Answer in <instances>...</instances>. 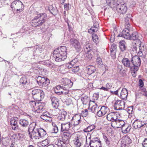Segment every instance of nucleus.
I'll list each match as a JSON object with an SVG mask.
<instances>
[{
  "mask_svg": "<svg viewBox=\"0 0 147 147\" xmlns=\"http://www.w3.org/2000/svg\"><path fill=\"white\" fill-rule=\"evenodd\" d=\"M121 62L125 67L130 69L131 71L133 72V67L131 58L129 59L127 58H123L121 61Z\"/></svg>",
  "mask_w": 147,
  "mask_h": 147,
  "instance_id": "7",
  "label": "nucleus"
},
{
  "mask_svg": "<svg viewBox=\"0 0 147 147\" xmlns=\"http://www.w3.org/2000/svg\"><path fill=\"white\" fill-rule=\"evenodd\" d=\"M74 144L76 147H80L81 145L82 139L79 137H77L74 139Z\"/></svg>",
  "mask_w": 147,
  "mask_h": 147,
  "instance_id": "35",
  "label": "nucleus"
},
{
  "mask_svg": "<svg viewBox=\"0 0 147 147\" xmlns=\"http://www.w3.org/2000/svg\"><path fill=\"white\" fill-rule=\"evenodd\" d=\"M108 121H111V126L113 127V125H114L115 123L117 124V123H119L121 122H123V124L122 125H123L124 124V121L123 120L118 119L117 117H113L111 119V120Z\"/></svg>",
  "mask_w": 147,
  "mask_h": 147,
  "instance_id": "25",
  "label": "nucleus"
},
{
  "mask_svg": "<svg viewBox=\"0 0 147 147\" xmlns=\"http://www.w3.org/2000/svg\"><path fill=\"white\" fill-rule=\"evenodd\" d=\"M16 136L17 137V138L18 140H20L23 136V135L22 134L20 133H18L16 135Z\"/></svg>",
  "mask_w": 147,
  "mask_h": 147,
  "instance_id": "63",
  "label": "nucleus"
},
{
  "mask_svg": "<svg viewBox=\"0 0 147 147\" xmlns=\"http://www.w3.org/2000/svg\"><path fill=\"white\" fill-rule=\"evenodd\" d=\"M92 39L94 42L96 44L98 42L99 38L97 34H93L92 35Z\"/></svg>",
  "mask_w": 147,
  "mask_h": 147,
  "instance_id": "46",
  "label": "nucleus"
},
{
  "mask_svg": "<svg viewBox=\"0 0 147 147\" xmlns=\"http://www.w3.org/2000/svg\"><path fill=\"white\" fill-rule=\"evenodd\" d=\"M78 60L77 58H75L70 62L67 63L65 64V67L68 69L72 68L75 63L78 61Z\"/></svg>",
  "mask_w": 147,
  "mask_h": 147,
  "instance_id": "26",
  "label": "nucleus"
},
{
  "mask_svg": "<svg viewBox=\"0 0 147 147\" xmlns=\"http://www.w3.org/2000/svg\"><path fill=\"white\" fill-rule=\"evenodd\" d=\"M102 113V112L101 110H100H100L99 111L98 110V112L97 113L96 115L98 117H101L102 116H104Z\"/></svg>",
  "mask_w": 147,
  "mask_h": 147,
  "instance_id": "60",
  "label": "nucleus"
},
{
  "mask_svg": "<svg viewBox=\"0 0 147 147\" xmlns=\"http://www.w3.org/2000/svg\"><path fill=\"white\" fill-rule=\"evenodd\" d=\"M63 90H61L60 92L61 95H67L68 96L70 95V93L71 92V90H69V89H62Z\"/></svg>",
  "mask_w": 147,
  "mask_h": 147,
  "instance_id": "39",
  "label": "nucleus"
},
{
  "mask_svg": "<svg viewBox=\"0 0 147 147\" xmlns=\"http://www.w3.org/2000/svg\"><path fill=\"white\" fill-rule=\"evenodd\" d=\"M18 119L16 117H12L11 119L10 125L12 129L14 130H18L19 125L18 124Z\"/></svg>",
  "mask_w": 147,
  "mask_h": 147,
  "instance_id": "13",
  "label": "nucleus"
},
{
  "mask_svg": "<svg viewBox=\"0 0 147 147\" xmlns=\"http://www.w3.org/2000/svg\"><path fill=\"white\" fill-rule=\"evenodd\" d=\"M11 8L13 10H16L17 13H20L24 9V5L23 3L19 0H15L11 4Z\"/></svg>",
  "mask_w": 147,
  "mask_h": 147,
  "instance_id": "4",
  "label": "nucleus"
},
{
  "mask_svg": "<svg viewBox=\"0 0 147 147\" xmlns=\"http://www.w3.org/2000/svg\"><path fill=\"white\" fill-rule=\"evenodd\" d=\"M53 56L56 61H64L67 57L66 47L63 46L56 49L53 51Z\"/></svg>",
  "mask_w": 147,
  "mask_h": 147,
  "instance_id": "2",
  "label": "nucleus"
},
{
  "mask_svg": "<svg viewBox=\"0 0 147 147\" xmlns=\"http://www.w3.org/2000/svg\"><path fill=\"white\" fill-rule=\"evenodd\" d=\"M71 68V71L74 73L78 72L79 70V67L78 66H73Z\"/></svg>",
  "mask_w": 147,
  "mask_h": 147,
  "instance_id": "53",
  "label": "nucleus"
},
{
  "mask_svg": "<svg viewBox=\"0 0 147 147\" xmlns=\"http://www.w3.org/2000/svg\"><path fill=\"white\" fill-rule=\"evenodd\" d=\"M125 108V102L121 100L116 101L114 105V108L117 110L123 109Z\"/></svg>",
  "mask_w": 147,
  "mask_h": 147,
  "instance_id": "10",
  "label": "nucleus"
},
{
  "mask_svg": "<svg viewBox=\"0 0 147 147\" xmlns=\"http://www.w3.org/2000/svg\"><path fill=\"white\" fill-rule=\"evenodd\" d=\"M88 114V111L87 109H85L84 111H82L81 114L83 117H86Z\"/></svg>",
  "mask_w": 147,
  "mask_h": 147,
  "instance_id": "55",
  "label": "nucleus"
},
{
  "mask_svg": "<svg viewBox=\"0 0 147 147\" xmlns=\"http://www.w3.org/2000/svg\"><path fill=\"white\" fill-rule=\"evenodd\" d=\"M129 39L136 40L138 43L141 42V41L139 39V36L138 33L136 32H134L131 34H130V38Z\"/></svg>",
  "mask_w": 147,
  "mask_h": 147,
  "instance_id": "19",
  "label": "nucleus"
},
{
  "mask_svg": "<svg viewBox=\"0 0 147 147\" xmlns=\"http://www.w3.org/2000/svg\"><path fill=\"white\" fill-rule=\"evenodd\" d=\"M144 85V82L141 79H140L139 81V86L140 87L142 88Z\"/></svg>",
  "mask_w": 147,
  "mask_h": 147,
  "instance_id": "61",
  "label": "nucleus"
},
{
  "mask_svg": "<svg viewBox=\"0 0 147 147\" xmlns=\"http://www.w3.org/2000/svg\"><path fill=\"white\" fill-rule=\"evenodd\" d=\"M81 100L83 105H86L89 101V98L88 97H82Z\"/></svg>",
  "mask_w": 147,
  "mask_h": 147,
  "instance_id": "48",
  "label": "nucleus"
},
{
  "mask_svg": "<svg viewBox=\"0 0 147 147\" xmlns=\"http://www.w3.org/2000/svg\"><path fill=\"white\" fill-rule=\"evenodd\" d=\"M86 54V58L88 60H90L92 58L93 54H94L92 50L87 52Z\"/></svg>",
  "mask_w": 147,
  "mask_h": 147,
  "instance_id": "44",
  "label": "nucleus"
},
{
  "mask_svg": "<svg viewBox=\"0 0 147 147\" xmlns=\"http://www.w3.org/2000/svg\"><path fill=\"white\" fill-rule=\"evenodd\" d=\"M50 116L49 113L47 111H46L42 113L40 116V117L42 119L45 120H49L47 118H50Z\"/></svg>",
  "mask_w": 147,
  "mask_h": 147,
  "instance_id": "37",
  "label": "nucleus"
},
{
  "mask_svg": "<svg viewBox=\"0 0 147 147\" xmlns=\"http://www.w3.org/2000/svg\"><path fill=\"white\" fill-rule=\"evenodd\" d=\"M117 114L118 113L117 112H111L107 115V119L108 120H111L113 118L117 117Z\"/></svg>",
  "mask_w": 147,
  "mask_h": 147,
  "instance_id": "32",
  "label": "nucleus"
},
{
  "mask_svg": "<svg viewBox=\"0 0 147 147\" xmlns=\"http://www.w3.org/2000/svg\"><path fill=\"white\" fill-rule=\"evenodd\" d=\"M70 44L75 49L78 51H80L81 46L79 42L74 38H71L70 40Z\"/></svg>",
  "mask_w": 147,
  "mask_h": 147,
  "instance_id": "8",
  "label": "nucleus"
},
{
  "mask_svg": "<svg viewBox=\"0 0 147 147\" xmlns=\"http://www.w3.org/2000/svg\"><path fill=\"white\" fill-rule=\"evenodd\" d=\"M20 82L23 85H28L31 84L30 77L28 76H24L20 79Z\"/></svg>",
  "mask_w": 147,
  "mask_h": 147,
  "instance_id": "14",
  "label": "nucleus"
},
{
  "mask_svg": "<svg viewBox=\"0 0 147 147\" xmlns=\"http://www.w3.org/2000/svg\"><path fill=\"white\" fill-rule=\"evenodd\" d=\"M37 82L40 86L46 87L50 84V80L47 78L38 76L36 79Z\"/></svg>",
  "mask_w": 147,
  "mask_h": 147,
  "instance_id": "6",
  "label": "nucleus"
},
{
  "mask_svg": "<svg viewBox=\"0 0 147 147\" xmlns=\"http://www.w3.org/2000/svg\"><path fill=\"white\" fill-rule=\"evenodd\" d=\"M130 31L128 28H125L122 31L121 34L117 35V37H121L126 39L129 40L130 38Z\"/></svg>",
  "mask_w": 147,
  "mask_h": 147,
  "instance_id": "11",
  "label": "nucleus"
},
{
  "mask_svg": "<svg viewBox=\"0 0 147 147\" xmlns=\"http://www.w3.org/2000/svg\"><path fill=\"white\" fill-rule=\"evenodd\" d=\"M96 62L99 65L101 66L103 65V63L102 61V59L99 57H97L96 59Z\"/></svg>",
  "mask_w": 147,
  "mask_h": 147,
  "instance_id": "57",
  "label": "nucleus"
},
{
  "mask_svg": "<svg viewBox=\"0 0 147 147\" xmlns=\"http://www.w3.org/2000/svg\"><path fill=\"white\" fill-rule=\"evenodd\" d=\"M99 107H97V106L96 105L93 106L91 109V110L92 112L94 113V114H97L98 110Z\"/></svg>",
  "mask_w": 147,
  "mask_h": 147,
  "instance_id": "45",
  "label": "nucleus"
},
{
  "mask_svg": "<svg viewBox=\"0 0 147 147\" xmlns=\"http://www.w3.org/2000/svg\"><path fill=\"white\" fill-rule=\"evenodd\" d=\"M132 66L133 67V72L134 74L137 71L140 66L141 61L140 58L137 56H135L131 58Z\"/></svg>",
  "mask_w": 147,
  "mask_h": 147,
  "instance_id": "5",
  "label": "nucleus"
},
{
  "mask_svg": "<svg viewBox=\"0 0 147 147\" xmlns=\"http://www.w3.org/2000/svg\"><path fill=\"white\" fill-rule=\"evenodd\" d=\"M36 123L35 122L32 123L29 125L28 129V131L29 132V134L30 132H32L33 130L36 129Z\"/></svg>",
  "mask_w": 147,
  "mask_h": 147,
  "instance_id": "31",
  "label": "nucleus"
},
{
  "mask_svg": "<svg viewBox=\"0 0 147 147\" xmlns=\"http://www.w3.org/2000/svg\"><path fill=\"white\" fill-rule=\"evenodd\" d=\"M39 134L40 138H42L46 135L45 130L42 128H38Z\"/></svg>",
  "mask_w": 147,
  "mask_h": 147,
  "instance_id": "40",
  "label": "nucleus"
},
{
  "mask_svg": "<svg viewBox=\"0 0 147 147\" xmlns=\"http://www.w3.org/2000/svg\"><path fill=\"white\" fill-rule=\"evenodd\" d=\"M43 90L40 89H34L32 90V92L33 97V96H35L38 93H40V92H41Z\"/></svg>",
  "mask_w": 147,
  "mask_h": 147,
  "instance_id": "49",
  "label": "nucleus"
},
{
  "mask_svg": "<svg viewBox=\"0 0 147 147\" xmlns=\"http://www.w3.org/2000/svg\"><path fill=\"white\" fill-rule=\"evenodd\" d=\"M70 127V123L69 122L61 123V132H68V130Z\"/></svg>",
  "mask_w": 147,
  "mask_h": 147,
  "instance_id": "18",
  "label": "nucleus"
},
{
  "mask_svg": "<svg viewBox=\"0 0 147 147\" xmlns=\"http://www.w3.org/2000/svg\"><path fill=\"white\" fill-rule=\"evenodd\" d=\"M47 14L45 13L37 14L32 21V25L34 27L40 26L44 24L47 19Z\"/></svg>",
  "mask_w": 147,
  "mask_h": 147,
  "instance_id": "3",
  "label": "nucleus"
},
{
  "mask_svg": "<svg viewBox=\"0 0 147 147\" xmlns=\"http://www.w3.org/2000/svg\"><path fill=\"white\" fill-rule=\"evenodd\" d=\"M142 144L143 147H147V138H144Z\"/></svg>",
  "mask_w": 147,
  "mask_h": 147,
  "instance_id": "59",
  "label": "nucleus"
},
{
  "mask_svg": "<svg viewBox=\"0 0 147 147\" xmlns=\"http://www.w3.org/2000/svg\"><path fill=\"white\" fill-rule=\"evenodd\" d=\"M45 96L44 92L43 90L41 92L37 94L35 96H33V98L36 100L41 101L42 99Z\"/></svg>",
  "mask_w": 147,
  "mask_h": 147,
  "instance_id": "21",
  "label": "nucleus"
},
{
  "mask_svg": "<svg viewBox=\"0 0 147 147\" xmlns=\"http://www.w3.org/2000/svg\"><path fill=\"white\" fill-rule=\"evenodd\" d=\"M38 70V71L36 72V74L43 75L46 74L45 73L47 71V70L45 69H44L40 67Z\"/></svg>",
  "mask_w": 147,
  "mask_h": 147,
  "instance_id": "43",
  "label": "nucleus"
},
{
  "mask_svg": "<svg viewBox=\"0 0 147 147\" xmlns=\"http://www.w3.org/2000/svg\"><path fill=\"white\" fill-rule=\"evenodd\" d=\"M123 140L125 146H127L132 142L131 140L128 136H126L124 137Z\"/></svg>",
  "mask_w": 147,
  "mask_h": 147,
  "instance_id": "34",
  "label": "nucleus"
},
{
  "mask_svg": "<svg viewBox=\"0 0 147 147\" xmlns=\"http://www.w3.org/2000/svg\"><path fill=\"white\" fill-rule=\"evenodd\" d=\"M87 74L89 75L94 73L96 70V68L93 65H89L86 67Z\"/></svg>",
  "mask_w": 147,
  "mask_h": 147,
  "instance_id": "23",
  "label": "nucleus"
},
{
  "mask_svg": "<svg viewBox=\"0 0 147 147\" xmlns=\"http://www.w3.org/2000/svg\"><path fill=\"white\" fill-rule=\"evenodd\" d=\"M35 49L34 50V56L35 55H39L40 53L42 52V49L41 47H40L39 46H35L34 47Z\"/></svg>",
  "mask_w": 147,
  "mask_h": 147,
  "instance_id": "36",
  "label": "nucleus"
},
{
  "mask_svg": "<svg viewBox=\"0 0 147 147\" xmlns=\"http://www.w3.org/2000/svg\"><path fill=\"white\" fill-rule=\"evenodd\" d=\"M100 109L102 112L103 115H105L109 111V108L105 106H102Z\"/></svg>",
  "mask_w": 147,
  "mask_h": 147,
  "instance_id": "47",
  "label": "nucleus"
},
{
  "mask_svg": "<svg viewBox=\"0 0 147 147\" xmlns=\"http://www.w3.org/2000/svg\"><path fill=\"white\" fill-rule=\"evenodd\" d=\"M8 108L9 109V110H8V113H10L12 115L16 114L19 111V107H18L13 105L9 107Z\"/></svg>",
  "mask_w": 147,
  "mask_h": 147,
  "instance_id": "16",
  "label": "nucleus"
},
{
  "mask_svg": "<svg viewBox=\"0 0 147 147\" xmlns=\"http://www.w3.org/2000/svg\"><path fill=\"white\" fill-rule=\"evenodd\" d=\"M119 47L121 51L123 52L126 49V43L123 40H121L119 42Z\"/></svg>",
  "mask_w": 147,
  "mask_h": 147,
  "instance_id": "33",
  "label": "nucleus"
},
{
  "mask_svg": "<svg viewBox=\"0 0 147 147\" xmlns=\"http://www.w3.org/2000/svg\"><path fill=\"white\" fill-rule=\"evenodd\" d=\"M95 128V126L93 125H92L88 126L86 128L84 129L83 130L85 132H87L91 131Z\"/></svg>",
  "mask_w": 147,
  "mask_h": 147,
  "instance_id": "42",
  "label": "nucleus"
},
{
  "mask_svg": "<svg viewBox=\"0 0 147 147\" xmlns=\"http://www.w3.org/2000/svg\"><path fill=\"white\" fill-rule=\"evenodd\" d=\"M48 144V140L46 139L41 142L38 143V146L39 147H44L47 145Z\"/></svg>",
  "mask_w": 147,
  "mask_h": 147,
  "instance_id": "41",
  "label": "nucleus"
},
{
  "mask_svg": "<svg viewBox=\"0 0 147 147\" xmlns=\"http://www.w3.org/2000/svg\"><path fill=\"white\" fill-rule=\"evenodd\" d=\"M32 68L34 72L36 74V72L38 71L40 67L37 64H35L33 65Z\"/></svg>",
  "mask_w": 147,
  "mask_h": 147,
  "instance_id": "50",
  "label": "nucleus"
},
{
  "mask_svg": "<svg viewBox=\"0 0 147 147\" xmlns=\"http://www.w3.org/2000/svg\"><path fill=\"white\" fill-rule=\"evenodd\" d=\"M84 48L85 51L87 52L92 50L91 47H90V45L89 44H86L84 47Z\"/></svg>",
  "mask_w": 147,
  "mask_h": 147,
  "instance_id": "52",
  "label": "nucleus"
},
{
  "mask_svg": "<svg viewBox=\"0 0 147 147\" xmlns=\"http://www.w3.org/2000/svg\"><path fill=\"white\" fill-rule=\"evenodd\" d=\"M73 84L72 82L67 78L62 79V84L63 85L62 86L63 89H69L72 86Z\"/></svg>",
  "mask_w": 147,
  "mask_h": 147,
  "instance_id": "9",
  "label": "nucleus"
},
{
  "mask_svg": "<svg viewBox=\"0 0 147 147\" xmlns=\"http://www.w3.org/2000/svg\"><path fill=\"white\" fill-rule=\"evenodd\" d=\"M30 133L29 134V135L31 138H32V137L35 139H39L40 138L38 128H36V129L33 130L32 132Z\"/></svg>",
  "mask_w": 147,
  "mask_h": 147,
  "instance_id": "15",
  "label": "nucleus"
},
{
  "mask_svg": "<svg viewBox=\"0 0 147 147\" xmlns=\"http://www.w3.org/2000/svg\"><path fill=\"white\" fill-rule=\"evenodd\" d=\"M132 125L134 128H140L142 127V122L140 120L136 119L133 123Z\"/></svg>",
  "mask_w": 147,
  "mask_h": 147,
  "instance_id": "27",
  "label": "nucleus"
},
{
  "mask_svg": "<svg viewBox=\"0 0 147 147\" xmlns=\"http://www.w3.org/2000/svg\"><path fill=\"white\" fill-rule=\"evenodd\" d=\"M18 59L21 62H23L26 61L28 59L27 57L24 56H21L19 57Z\"/></svg>",
  "mask_w": 147,
  "mask_h": 147,
  "instance_id": "51",
  "label": "nucleus"
},
{
  "mask_svg": "<svg viewBox=\"0 0 147 147\" xmlns=\"http://www.w3.org/2000/svg\"><path fill=\"white\" fill-rule=\"evenodd\" d=\"M97 142H99L98 138L97 137L92 138V139L90 140V142L89 145H90L92 143H96Z\"/></svg>",
  "mask_w": 147,
  "mask_h": 147,
  "instance_id": "54",
  "label": "nucleus"
},
{
  "mask_svg": "<svg viewBox=\"0 0 147 147\" xmlns=\"http://www.w3.org/2000/svg\"><path fill=\"white\" fill-rule=\"evenodd\" d=\"M111 55L113 58L115 57V54L116 52V50L111 49Z\"/></svg>",
  "mask_w": 147,
  "mask_h": 147,
  "instance_id": "56",
  "label": "nucleus"
},
{
  "mask_svg": "<svg viewBox=\"0 0 147 147\" xmlns=\"http://www.w3.org/2000/svg\"><path fill=\"white\" fill-rule=\"evenodd\" d=\"M65 102L66 103V104L69 105L72 103V100L71 99L69 98L67 99L65 101Z\"/></svg>",
  "mask_w": 147,
  "mask_h": 147,
  "instance_id": "64",
  "label": "nucleus"
},
{
  "mask_svg": "<svg viewBox=\"0 0 147 147\" xmlns=\"http://www.w3.org/2000/svg\"><path fill=\"white\" fill-rule=\"evenodd\" d=\"M92 19L93 20V26L91 27V29H92L94 32H95L98 31V30L99 24L98 22L94 20V18L92 17Z\"/></svg>",
  "mask_w": 147,
  "mask_h": 147,
  "instance_id": "29",
  "label": "nucleus"
},
{
  "mask_svg": "<svg viewBox=\"0 0 147 147\" xmlns=\"http://www.w3.org/2000/svg\"><path fill=\"white\" fill-rule=\"evenodd\" d=\"M62 89H63V88L62 86L60 85L57 86L54 89L55 92L57 94L60 95V92L61 90H63Z\"/></svg>",
  "mask_w": 147,
  "mask_h": 147,
  "instance_id": "38",
  "label": "nucleus"
},
{
  "mask_svg": "<svg viewBox=\"0 0 147 147\" xmlns=\"http://www.w3.org/2000/svg\"><path fill=\"white\" fill-rule=\"evenodd\" d=\"M19 123L20 125L23 128H26L29 125L28 121L25 119H20L19 120Z\"/></svg>",
  "mask_w": 147,
  "mask_h": 147,
  "instance_id": "20",
  "label": "nucleus"
},
{
  "mask_svg": "<svg viewBox=\"0 0 147 147\" xmlns=\"http://www.w3.org/2000/svg\"><path fill=\"white\" fill-rule=\"evenodd\" d=\"M67 115V112L63 111L59 113L57 119L60 121H63L65 120L66 116Z\"/></svg>",
  "mask_w": 147,
  "mask_h": 147,
  "instance_id": "30",
  "label": "nucleus"
},
{
  "mask_svg": "<svg viewBox=\"0 0 147 147\" xmlns=\"http://www.w3.org/2000/svg\"><path fill=\"white\" fill-rule=\"evenodd\" d=\"M53 132L55 133H57L58 131V127L56 125L54 126L53 128Z\"/></svg>",
  "mask_w": 147,
  "mask_h": 147,
  "instance_id": "62",
  "label": "nucleus"
},
{
  "mask_svg": "<svg viewBox=\"0 0 147 147\" xmlns=\"http://www.w3.org/2000/svg\"><path fill=\"white\" fill-rule=\"evenodd\" d=\"M107 3L111 7H115L117 11L121 14L125 13L127 10L126 4L122 0H117L115 4V0H106Z\"/></svg>",
  "mask_w": 147,
  "mask_h": 147,
  "instance_id": "1",
  "label": "nucleus"
},
{
  "mask_svg": "<svg viewBox=\"0 0 147 147\" xmlns=\"http://www.w3.org/2000/svg\"><path fill=\"white\" fill-rule=\"evenodd\" d=\"M128 95L127 90L125 88H123L121 91L120 97L123 100H126Z\"/></svg>",
  "mask_w": 147,
  "mask_h": 147,
  "instance_id": "24",
  "label": "nucleus"
},
{
  "mask_svg": "<svg viewBox=\"0 0 147 147\" xmlns=\"http://www.w3.org/2000/svg\"><path fill=\"white\" fill-rule=\"evenodd\" d=\"M63 134L62 135V142H63L64 144L68 143L69 142V139L71 137V136L70 133L68 132H62ZM62 134V133H61Z\"/></svg>",
  "mask_w": 147,
  "mask_h": 147,
  "instance_id": "12",
  "label": "nucleus"
},
{
  "mask_svg": "<svg viewBox=\"0 0 147 147\" xmlns=\"http://www.w3.org/2000/svg\"><path fill=\"white\" fill-rule=\"evenodd\" d=\"M141 93L147 97V91L145 88H143L141 89Z\"/></svg>",
  "mask_w": 147,
  "mask_h": 147,
  "instance_id": "58",
  "label": "nucleus"
},
{
  "mask_svg": "<svg viewBox=\"0 0 147 147\" xmlns=\"http://www.w3.org/2000/svg\"><path fill=\"white\" fill-rule=\"evenodd\" d=\"M38 106L36 107L37 109L35 111L37 113H42L43 111V107L45 105V104L44 103H38Z\"/></svg>",
  "mask_w": 147,
  "mask_h": 147,
  "instance_id": "28",
  "label": "nucleus"
},
{
  "mask_svg": "<svg viewBox=\"0 0 147 147\" xmlns=\"http://www.w3.org/2000/svg\"><path fill=\"white\" fill-rule=\"evenodd\" d=\"M53 107L55 109H57L59 105V101L56 97L52 96L50 97Z\"/></svg>",
  "mask_w": 147,
  "mask_h": 147,
  "instance_id": "17",
  "label": "nucleus"
},
{
  "mask_svg": "<svg viewBox=\"0 0 147 147\" xmlns=\"http://www.w3.org/2000/svg\"><path fill=\"white\" fill-rule=\"evenodd\" d=\"M140 43H139V46L138 45V47H139V51L138 52V55L140 57H141L143 55V53L145 51L146 48L145 46Z\"/></svg>",
  "mask_w": 147,
  "mask_h": 147,
  "instance_id": "22",
  "label": "nucleus"
}]
</instances>
